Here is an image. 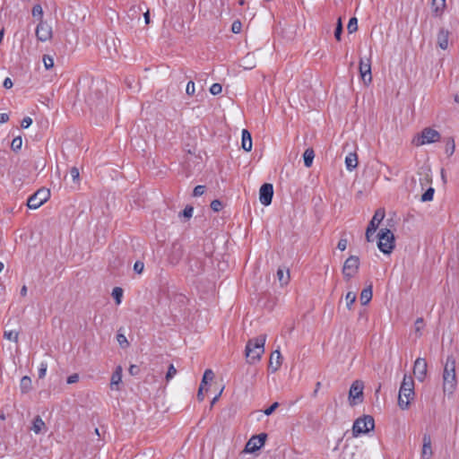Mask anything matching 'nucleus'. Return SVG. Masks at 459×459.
<instances>
[{"mask_svg":"<svg viewBox=\"0 0 459 459\" xmlns=\"http://www.w3.org/2000/svg\"><path fill=\"white\" fill-rule=\"evenodd\" d=\"M345 165H346V169L349 171H352L354 169L357 168V166H358V156H357V154L355 152H350L345 157Z\"/></svg>","mask_w":459,"mask_h":459,"instance_id":"aec40b11","label":"nucleus"},{"mask_svg":"<svg viewBox=\"0 0 459 459\" xmlns=\"http://www.w3.org/2000/svg\"><path fill=\"white\" fill-rule=\"evenodd\" d=\"M363 394V384L360 381H354L351 385L349 392V399L351 404H356L361 401Z\"/></svg>","mask_w":459,"mask_h":459,"instance_id":"ddd939ff","label":"nucleus"},{"mask_svg":"<svg viewBox=\"0 0 459 459\" xmlns=\"http://www.w3.org/2000/svg\"><path fill=\"white\" fill-rule=\"evenodd\" d=\"M36 37L39 41L45 42L52 38V27L44 21H41L36 28Z\"/></svg>","mask_w":459,"mask_h":459,"instance_id":"9b49d317","label":"nucleus"},{"mask_svg":"<svg viewBox=\"0 0 459 459\" xmlns=\"http://www.w3.org/2000/svg\"><path fill=\"white\" fill-rule=\"evenodd\" d=\"M414 326H415V332L419 334V336H420L421 335V330L424 327V321H423V319L422 318H418L415 321Z\"/></svg>","mask_w":459,"mask_h":459,"instance_id":"4c0bfd02","label":"nucleus"},{"mask_svg":"<svg viewBox=\"0 0 459 459\" xmlns=\"http://www.w3.org/2000/svg\"><path fill=\"white\" fill-rule=\"evenodd\" d=\"M20 293L23 297L27 295V287L25 285L22 287Z\"/></svg>","mask_w":459,"mask_h":459,"instance_id":"680f3d73","label":"nucleus"},{"mask_svg":"<svg viewBox=\"0 0 459 459\" xmlns=\"http://www.w3.org/2000/svg\"><path fill=\"white\" fill-rule=\"evenodd\" d=\"M266 437L267 436L264 433H262L258 436H253L246 444L244 451L246 453L251 454L259 450L264 445Z\"/></svg>","mask_w":459,"mask_h":459,"instance_id":"9d476101","label":"nucleus"},{"mask_svg":"<svg viewBox=\"0 0 459 459\" xmlns=\"http://www.w3.org/2000/svg\"><path fill=\"white\" fill-rule=\"evenodd\" d=\"M281 365V354L276 350L272 352L269 360V369L273 373L276 372Z\"/></svg>","mask_w":459,"mask_h":459,"instance_id":"f3484780","label":"nucleus"},{"mask_svg":"<svg viewBox=\"0 0 459 459\" xmlns=\"http://www.w3.org/2000/svg\"><path fill=\"white\" fill-rule=\"evenodd\" d=\"M79 380V376L77 374H73L67 377V384H74Z\"/></svg>","mask_w":459,"mask_h":459,"instance_id":"6e6d98bb","label":"nucleus"},{"mask_svg":"<svg viewBox=\"0 0 459 459\" xmlns=\"http://www.w3.org/2000/svg\"><path fill=\"white\" fill-rule=\"evenodd\" d=\"M440 134L430 127L424 128L420 134L415 135L412 139V143L416 146H422L437 143L440 140Z\"/></svg>","mask_w":459,"mask_h":459,"instance_id":"39448f33","label":"nucleus"},{"mask_svg":"<svg viewBox=\"0 0 459 459\" xmlns=\"http://www.w3.org/2000/svg\"><path fill=\"white\" fill-rule=\"evenodd\" d=\"M32 124V119L30 117H26L22 120L21 126L22 128H28Z\"/></svg>","mask_w":459,"mask_h":459,"instance_id":"3c124183","label":"nucleus"},{"mask_svg":"<svg viewBox=\"0 0 459 459\" xmlns=\"http://www.w3.org/2000/svg\"><path fill=\"white\" fill-rule=\"evenodd\" d=\"M193 212H194V209H193V207H191V206H186V207L184 209V211H183L182 214H183V216H184L185 218L189 219V218H191V217L193 216Z\"/></svg>","mask_w":459,"mask_h":459,"instance_id":"de8ad7c7","label":"nucleus"},{"mask_svg":"<svg viewBox=\"0 0 459 459\" xmlns=\"http://www.w3.org/2000/svg\"><path fill=\"white\" fill-rule=\"evenodd\" d=\"M214 377V373L212 369H206L204 373L201 385L205 387L209 381H212Z\"/></svg>","mask_w":459,"mask_h":459,"instance_id":"cd10ccee","label":"nucleus"},{"mask_svg":"<svg viewBox=\"0 0 459 459\" xmlns=\"http://www.w3.org/2000/svg\"><path fill=\"white\" fill-rule=\"evenodd\" d=\"M42 8L40 5H36L33 7V10H32V13L33 15H36V14H39L41 15L42 14Z\"/></svg>","mask_w":459,"mask_h":459,"instance_id":"bf43d9fd","label":"nucleus"},{"mask_svg":"<svg viewBox=\"0 0 459 459\" xmlns=\"http://www.w3.org/2000/svg\"><path fill=\"white\" fill-rule=\"evenodd\" d=\"M427 368L428 365L425 359L418 358L415 360L413 366V374L420 382L424 381L427 375Z\"/></svg>","mask_w":459,"mask_h":459,"instance_id":"4468645a","label":"nucleus"},{"mask_svg":"<svg viewBox=\"0 0 459 459\" xmlns=\"http://www.w3.org/2000/svg\"><path fill=\"white\" fill-rule=\"evenodd\" d=\"M143 268H144V265H143V263L142 262H135L134 263V270L137 273H141L143 271Z\"/></svg>","mask_w":459,"mask_h":459,"instance_id":"603ef678","label":"nucleus"},{"mask_svg":"<svg viewBox=\"0 0 459 459\" xmlns=\"http://www.w3.org/2000/svg\"><path fill=\"white\" fill-rule=\"evenodd\" d=\"M242 30V24L239 21H234L232 25H231V31L233 33H239Z\"/></svg>","mask_w":459,"mask_h":459,"instance_id":"79ce46f5","label":"nucleus"},{"mask_svg":"<svg viewBox=\"0 0 459 459\" xmlns=\"http://www.w3.org/2000/svg\"><path fill=\"white\" fill-rule=\"evenodd\" d=\"M385 216V210L382 208H379L375 212V214L371 221H369L366 230V238L368 241H371V236L376 232L380 222L384 220Z\"/></svg>","mask_w":459,"mask_h":459,"instance_id":"1a4fd4ad","label":"nucleus"},{"mask_svg":"<svg viewBox=\"0 0 459 459\" xmlns=\"http://www.w3.org/2000/svg\"><path fill=\"white\" fill-rule=\"evenodd\" d=\"M359 259L356 255H351L346 259L342 267V274L346 281H350L359 271Z\"/></svg>","mask_w":459,"mask_h":459,"instance_id":"6e6552de","label":"nucleus"},{"mask_svg":"<svg viewBox=\"0 0 459 459\" xmlns=\"http://www.w3.org/2000/svg\"><path fill=\"white\" fill-rule=\"evenodd\" d=\"M359 74L361 76L362 81L368 84L372 81V75H371V64L370 60L368 58L367 59H360L359 62Z\"/></svg>","mask_w":459,"mask_h":459,"instance_id":"2eb2a0df","label":"nucleus"},{"mask_svg":"<svg viewBox=\"0 0 459 459\" xmlns=\"http://www.w3.org/2000/svg\"><path fill=\"white\" fill-rule=\"evenodd\" d=\"M241 145L246 152H250L252 150L253 144L251 134L247 129L242 130Z\"/></svg>","mask_w":459,"mask_h":459,"instance_id":"6ab92c4d","label":"nucleus"},{"mask_svg":"<svg viewBox=\"0 0 459 459\" xmlns=\"http://www.w3.org/2000/svg\"><path fill=\"white\" fill-rule=\"evenodd\" d=\"M279 407V403H273L270 407L264 411V413L267 416L271 415Z\"/></svg>","mask_w":459,"mask_h":459,"instance_id":"a18cd8bd","label":"nucleus"},{"mask_svg":"<svg viewBox=\"0 0 459 459\" xmlns=\"http://www.w3.org/2000/svg\"><path fill=\"white\" fill-rule=\"evenodd\" d=\"M112 297L116 300V303L119 305L122 301L123 290L119 287H116L112 290Z\"/></svg>","mask_w":459,"mask_h":459,"instance_id":"c756f323","label":"nucleus"},{"mask_svg":"<svg viewBox=\"0 0 459 459\" xmlns=\"http://www.w3.org/2000/svg\"><path fill=\"white\" fill-rule=\"evenodd\" d=\"M455 142H454V140L451 139L446 143V152L448 155H452L454 153V152H455Z\"/></svg>","mask_w":459,"mask_h":459,"instance_id":"a19ab883","label":"nucleus"},{"mask_svg":"<svg viewBox=\"0 0 459 459\" xmlns=\"http://www.w3.org/2000/svg\"><path fill=\"white\" fill-rule=\"evenodd\" d=\"M207 391V388L204 387L203 385H200L198 393H197V398L199 401H203L204 399V391Z\"/></svg>","mask_w":459,"mask_h":459,"instance_id":"5fc2aeb1","label":"nucleus"},{"mask_svg":"<svg viewBox=\"0 0 459 459\" xmlns=\"http://www.w3.org/2000/svg\"><path fill=\"white\" fill-rule=\"evenodd\" d=\"M204 192H205V186L199 185L194 188L193 195L195 197H198V196L203 195L204 194Z\"/></svg>","mask_w":459,"mask_h":459,"instance_id":"ea45409f","label":"nucleus"},{"mask_svg":"<svg viewBox=\"0 0 459 459\" xmlns=\"http://www.w3.org/2000/svg\"><path fill=\"white\" fill-rule=\"evenodd\" d=\"M221 91H222V86L220 83H213L210 87V92L212 95H218L221 92Z\"/></svg>","mask_w":459,"mask_h":459,"instance_id":"58836bf2","label":"nucleus"},{"mask_svg":"<svg viewBox=\"0 0 459 459\" xmlns=\"http://www.w3.org/2000/svg\"><path fill=\"white\" fill-rule=\"evenodd\" d=\"M342 32V26L341 19H339L337 27L334 31V37L337 40H341Z\"/></svg>","mask_w":459,"mask_h":459,"instance_id":"37998d69","label":"nucleus"},{"mask_svg":"<svg viewBox=\"0 0 459 459\" xmlns=\"http://www.w3.org/2000/svg\"><path fill=\"white\" fill-rule=\"evenodd\" d=\"M454 99L456 103H459V95H455Z\"/></svg>","mask_w":459,"mask_h":459,"instance_id":"0e129e2a","label":"nucleus"},{"mask_svg":"<svg viewBox=\"0 0 459 459\" xmlns=\"http://www.w3.org/2000/svg\"><path fill=\"white\" fill-rule=\"evenodd\" d=\"M50 197L48 189H39L28 199L27 205L30 209L36 210L45 204Z\"/></svg>","mask_w":459,"mask_h":459,"instance_id":"0eeeda50","label":"nucleus"},{"mask_svg":"<svg viewBox=\"0 0 459 459\" xmlns=\"http://www.w3.org/2000/svg\"><path fill=\"white\" fill-rule=\"evenodd\" d=\"M176 374H177V369L175 368L173 364H170L168 368V372L166 374V380L167 381L171 380L176 376Z\"/></svg>","mask_w":459,"mask_h":459,"instance_id":"e433bc0d","label":"nucleus"},{"mask_svg":"<svg viewBox=\"0 0 459 459\" xmlns=\"http://www.w3.org/2000/svg\"><path fill=\"white\" fill-rule=\"evenodd\" d=\"M13 81L11 80V78L7 77L4 79V82H3V86L5 88V89H11L13 87Z\"/></svg>","mask_w":459,"mask_h":459,"instance_id":"4d7b16f0","label":"nucleus"},{"mask_svg":"<svg viewBox=\"0 0 459 459\" xmlns=\"http://www.w3.org/2000/svg\"><path fill=\"white\" fill-rule=\"evenodd\" d=\"M117 341L122 348H126L129 344L126 335L123 333H118L117 335Z\"/></svg>","mask_w":459,"mask_h":459,"instance_id":"c9c22d12","label":"nucleus"},{"mask_svg":"<svg viewBox=\"0 0 459 459\" xmlns=\"http://www.w3.org/2000/svg\"><path fill=\"white\" fill-rule=\"evenodd\" d=\"M20 388L22 393H27L31 388V379L29 377H23L21 379Z\"/></svg>","mask_w":459,"mask_h":459,"instance_id":"bb28decb","label":"nucleus"},{"mask_svg":"<svg viewBox=\"0 0 459 459\" xmlns=\"http://www.w3.org/2000/svg\"><path fill=\"white\" fill-rule=\"evenodd\" d=\"M4 337L9 341H13L14 342H18L19 333L16 331H5L4 333Z\"/></svg>","mask_w":459,"mask_h":459,"instance_id":"7c9ffc66","label":"nucleus"},{"mask_svg":"<svg viewBox=\"0 0 459 459\" xmlns=\"http://www.w3.org/2000/svg\"><path fill=\"white\" fill-rule=\"evenodd\" d=\"M414 381L411 376L404 375L400 386L398 405L402 410H407L411 401L414 399Z\"/></svg>","mask_w":459,"mask_h":459,"instance_id":"7ed1b4c3","label":"nucleus"},{"mask_svg":"<svg viewBox=\"0 0 459 459\" xmlns=\"http://www.w3.org/2000/svg\"><path fill=\"white\" fill-rule=\"evenodd\" d=\"M347 239L345 238H341L338 242V245H337V247L338 249H340L341 251H344L346 248H347Z\"/></svg>","mask_w":459,"mask_h":459,"instance_id":"864d4df0","label":"nucleus"},{"mask_svg":"<svg viewBox=\"0 0 459 459\" xmlns=\"http://www.w3.org/2000/svg\"><path fill=\"white\" fill-rule=\"evenodd\" d=\"M315 153L312 149H307L303 153L304 165L307 168H310L313 164Z\"/></svg>","mask_w":459,"mask_h":459,"instance_id":"b1692460","label":"nucleus"},{"mask_svg":"<svg viewBox=\"0 0 459 459\" xmlns=\"http://www.w3.org/2000/svg\"><path fill=\"white\" fill-rule=\"evenodd\" d=\"M265 341V335H259L247 342L245 349V355L248 363L254 364L261 359L262 355L264 352Z\"/></svg>","mask_w":459,"mask_h":459,"instance_id":"f03ea898","label":"nucleus"},{"mask_svg":"<svg viewBox=\"0 0 459 459\" xmlns=\"http://www.w3.org/2000/svg\"><path fill=\"white\" fill-rule=\"evenodd\" d=\"M456 386L455 359L453 356H448L443 370V390L448 394H453Z\"/></svg>","mask_w":459,"mask_h":459,"instance_id":"f257e3e1","label":"nucleus"},{"mask_svg":"<svg viewBox=\"0 0 459 459\" xmlns=\"http://www.w3.org/2000/svg\"><path fill=\"white\" fill-rule=\"evenodd\" d=\"M372 299V287L368 286L362 290L360 293V302L362 305H367Z\"/></svg>","mask_w":459,"mask_h":459,"instance_id":"5701e85b","label":"nucleus"},{"mask_svg":"<svg viewBox=\"0 0 459 459\" xmlns=\"http://www.w3.org/2000/svg\"><path fill=\"white\" fill-rule=\"evenodd\" d=\"M4 35V29H2V30H0V44H1V43H2V41H3Z\"/></svg>","mask_w":459,"mask_h":459,"instance_id":"e2e57ef3","label":"nucleus"},{"mask_svg":"<svg viewBox=\"0 0 459 459\" xmlns=\"http://www.w3.org/2000/svg\"><path fill=\"white\" fill-rule=\"evenodd\" d=\"M377 247L384 254H390L394 248V236L388 229H382L378 234Z\"/></svg>","mask_w":459,"mask_h":459,"instance_id":"423d86ee","label":"nucleus"},{"mask_svg":"<svg viewBox=\"0 0 459 459\" xmlns=\"http://www.w3.org/2000/svg\"><path fill=\"white\" fill-rule=\"evenodd\" d=\"M4 265L2 262H0V273L3 271Z\"/></svg>","mask_w":459,"mask_h":459,"instance_id":"338daca9","label":"nucleus"},{"mask_svg":"<svg viewBox=\"0 0 459 459\" xmlns=\"http://www.w3.org/2000/svg\"><path fill=\"white\" fill-rule=\"evenodd\" d=\"M121 380H122V368L117 367L116 368V370L113 372L112 377H111V380H110L111 389H114V388L117 389V386L121 382Z\"/></svg>","mask_w":459,"mask_h":459,"instance_id":"412c9836","label":"nucleus"},{"mask_svg":"<svg viewBox=\"0 0 459 459\" xmlns=\"http://www.w3.org/2000/svg\"><path fill=\"white\" fill-rule=\"evenodd\" d=\"M277 278L281 284V286H285L290 281V273L288 270H285L283 268H279L277 270Z\"/></svg>","mask_w":459,"mask_h":459,"instance_id":"4be33fe9","label":"nucleus"},{"mask_svg":"<svg viewBox=\"0 0 459 459\" xmlns=\"http://www.w3.org/2000/svg\"><path fill=\"white\" fill-rule=\"evenodd\" d=\"M273 195V186L272 184L265 183L262 185L259 190V200L260 203L264 205L268 206L272 203Z\"/></svg>","mask_w":459,"mask_h":459,"instance_id":"f8f14e48","label":"nucleus"},{"mask_svg":"<svg viewBox=\"0 0 459 459\" xmlns=\"http://www.w3.org/2000/svg\"><path fill=\"white\" fill-rule=\"evenodd\" d=\"M434 197V189L432 187L429 188L422 195H421V201L422 202H429L433 200Z\"/></svg>","mask_w":459,"mask_h":459,"instance_id":"72a5a7b5","label":"nucleus"},{"mask_svg":"<svg viewBox=\"0 0 459 459\" xmlns=\"http://www.w3.org/2000/svg\"><path fill=\"white\" fill-rule=\"evenodd\" d=\"M432 7L436 14L441 13L446 7V0H433Z\"/></svg>","mask_w":459,"mask_h":459,"instance_id":"a878e982","label":"nucleus"},{"mask_svg":"<svg viewBox=\"0 0 459 459\" xmlns=\"http://www.w3.org/2000/svg\"><path fill=\"white\" fill-rule=\"evenodd\" d=\"M22 138H21V137H16V138H14V139L13 140V142H12V148H13V150H18V149H20V148L22 147Z\"/></svg>","mask_w":459,"mask_h":459,"instance_id":"09e8293b","label":"nucleus"},{"mask_svg":"<svg viewBox=\"0 0 459 459\" xmlns=\"http://www.w3.org/2000/svg\"><path fill=\"white\" fill-rule=\"evenodd\" d=\"M375 428V420L369 415L358 418L352 426V436L358 437L361 434H367Z\"/></svg>","mask_w":459,"mask_h":459,"instance_id":"20e7f679","label":"nucleus"},{"mask_svg":"<svg viewBox=\"0 0 459 459\" xmlns=\"http://www.w3.org/2000/svg\"><path fill=\"white\" fill-rule=\"evenodd\" d=\"M186 91L188 95H194L195 91V82L190 81L186 84Z\"/></svg>","mask_w":459,"mask_h":459,"instance_id":"c03bdc74","label":"nucleus"},{"mask_svg":"<svg viewBox=\"0 0 459 459\" xmlns=\"http://www.w3.org/2000/svg\"><path fill=\"white\" fill-rule=\"evenodd\" d=\"M70 175H71V177H72L74 181L78 180L79 177H80L79 169L76 167L71 168Z\"/></svg>","mask_w":459,"mask_h":459,"instance_id":"8fccbe9b","label":"nucleus"},{"mask_svg":"<svg viewBox=\"0 0 459 459\" xmlns=\"http://www.w3.org/2000/svg\"><path fill=\"white\" fill-rule=\"evenodd\" d=\"M211 208L214 211V212H219L221 211V209L222 208V204L221 201L219 200H213L212 203H211Z\"/></svg>","mask_w":459,"mask_h":459,"instance_id":"49530a36","label":"nucleus"},{"mask_svg":"<svg viewBox=\"0 0 459 459\" xmlns=\"http://www.w3.org/2000/svg\"><path fill=\"white\" fill-rule=\"evenodd\" d=\"M448 38H449V31L446 29H440L437 37V46L443 49L446 50L448 48Z\"/></svg>","mask_w":459,"mask_h":459,"instance_id":"a211bd4d","label":"nucleus"},{"mask_svg":"<svg viewBox=\"0 0 459 459\" xmlns=\"http://www.w3.org/2000/svg\"><path fill=\"white\" fill-rule=\"evenodd\" d=\"M433 455L431 437L428 434L422 437V448L420 453V459H431Z\"/></svg>","mask_w":459,"mask_h":459,"instance_id":"dca6fc26","label":"nucleus"},{"mask_svg":"<svg viewBox=\"0 0 459 459\" xmlns=\"http://www.w3.org/2000/svg\"><path fill=\"white\" fill-rule=\"evenodd\" d=\"M356 299H357V295L355 292H353V291L347 292V294L345 296V301H346V307H348V309H351V307H352L353 303L355 302Z\"/></svg>","mask_w":459,"mask_h":459,"instance_id":"c85d7f7f","label":"nucleus"},{"mask_svg":"<svg viewBox=\"0 0 459 459\" xmlns=\"http://www.w3.org/2000/svg\"><path fill=\"white\" fill-rule=\"evenodd\" d=\"M48 370V363L46 361H41L39 367V377H45Z\"/></svg>","mask_w":459,"mask_h":459,"instance_id":"f704fd0d","label":"nucleus"},{"mask_svg":"<svg viewBox=\"0 0 459 459\" xmlns=\"http://www.w3.org/2000/svg\"><path fill=\"white\" fill-rule=\"evenodd\" d=\"M44 66L47 70L51 69L54 66V59L48 55H44L42 58Z\"/></svg>","mask_w":459,"mask_h":459,"instance_id":"473e14b6","label":"nucleus"},{"mask_svg":"<svg viewBox=\"0 0 459 459\" xmlns=\"http://www.w3.org/2000/svg\"><path fill=\"white\" fill-rule=\"evenodd\" d=\"M9 120V116L6 113H0V124L6 123Z\"/></svg>","mask_w":459,"mask_h":459,"instance_id":"13d9d810","label":"nucleus"},{"mask_svg":"<svg viewBox=\"0 0 459 459\" xmlns=\"http://www.w3.org/2000/svg\"><path fill=\"white\" fill-rule=\"evenodd\" d=\"M347 30L350 33H353L358 30V20L355 17L350 19Z\"/></svg>","mask_w":459,"mask_h":459,"instance_id":"2f4dec72","label":"nucleus"},{"mask_svg":"<svg viewBox=\"0 0 459 459\" xmlns=\"http://www.w3.org/2000/svg\"><path fill=\"white\" fill-rule=\"evenodd\" d=\"M143 17H144L145 23L149 24L150 23V13L148 10L144 13Z\"/></svg>","mask_w":459,"mask_h":459,"instance_id":"052dcab7","label":"nucleus"},{"mask_svg":"<svg viewBox=\"0 0 459 459\" xmlns=\"http://www.w3.org/2000/svg\"><path fill=\"white\" fill-rule=\"evenodd\" d=\"M319 386H320V382H318V383L316 384V390H315V394L317 392V390H318Z\"/></svg>","mask_w":459,"mask_h":459,"instance_id":"774afa93","label":"nucleus"},{"mask_svg":"<svg viewBox=\"0 0 459 459\" xmlns=\"http://www.w3.org/2000/svg\"><path fill=\"white\" fill-rule=\"evenodd\" d=\"M44 427H45V422L43 421V420L40 417L38 416L33 420L31 429L36 434H39L41 432V430L43 429Z\"/></svg>","mask_w":459,"mask_h":459,"instance_id":"393cba45","label":"nucleus"},{"mask_svg":"<svg viewBox=\"0 0 459 459\" xmlns=\"http://www.w3.org/2000/svg\"><path fill=\"white\" fill-rule=\"evenodd\" d=\"M218 397L219 395L215 396L212 402V405L216 403V401L218 400Z\"/></svg>","mask_w":459,"mask_h":459,"instance_id":"69168bd1","label":"nucleus"}]
</instances>
